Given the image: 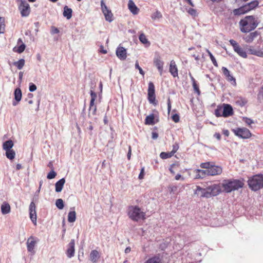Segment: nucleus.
I'll use <instances>...</instances> for the list:
<instances>
[{
	"label": "nucleus",
	"mask_w": 263,
	"mask_h": 263,
	"mask_svg": "<svg viewBox=\"0 0 263 263\" xmlns=\"http://www.w3.org/2000/svg\"><path fill=\"white\" fill-rule=\"evenodd\" d=\"M18 9L22 17L28 16L30 13V6L26 0H21Z\"/></svg>",
	"instance_id": "423d86ee"
},
{
	"label": "nucleus",
	"mask_w": 263,
	"mask_h": 263,
	"mask_svg": "<svg viewBox=\"0 0 263 263\" xmlns=\"http://www.w3.org/2000/svg\"><path fill=\"white\" fill-rule=\"evenodd\" d=\"M177 190V186L175 185H171L169 186V191L170 193H174Z\"/></svg>",
	"instance_id": "4d7b16f0"
},
{
	"label": "nucleus",
	"mask_w": 263,
	"mask_h": 263,
	"mask_svg": "<svg viewBox=\"0 0 263 263\" xmlns=\"http://www.w3.org/2000/svg\"><path fill=\"white\" fill-rule=\"evenodd\" d=\"M29 216L34 224H36V212L35 203L32 201L29 205Z\"/></svg>",
	"instance_id": "f8f14e48"
},
{
	"label": "nucleus",
	"mask_w": 263,
	"mask_h": 263,
	"mask_svg": "<svg viewBox=\"0 0 263 263\" xmlns=\"http://www.w3.org/2000/svg\"><path fill=\"white\" fill-rule=\"evenodd\" d=\"M179 148L178 144L176 143L173 146V149L171 152L174 155V154L177 151Z\"/></svg>",
	"instance_id": "bf43d9fd"
},
{
	"label": "nucleus",
	"mask_w": 263,
	"mask_h": 263,
	"mask_svg": "<svg viewBox=\"0 0 263 263\" xmlns=\"http://www.w3.org/2000/svg\"><path fill=\"white\" fill-rule=\"evenodd\" d=\"M158 134L156 132L152 133V138L154 139H156L158 138Z\"/></svg>",
	"instance_id": "774afa93"
},
{
	"label": "nucleus",
	"mask_w": 263,
	"mask_h": 263,
	"mask_svg": "<svg viewBox=\"0 0 263 263\" xmlns=\"http://www.w3.org/2000/svg\"><path fill=\"white\" fill-rule=\"evenodd\" d=\"M236 103L237 105L242 107L247 104V101L245 98H239L236 100Z\"/></svg>",
	"instance_id": "79ce46f5"
},
{
	"label": "nucleus",
	"mask_w": 263,
	"mask_h": 263,
	"mask_svg": "<svg viewBox=\"0 0 263 263\" xmlns=\"http://www.w3.org/2000/svg\"><path fill=\"white\" fill-rule=\"evenodd\" d=\"M233 131L237 136L242 139H248L251 136L250 131L246 128H237Z\"/></svg>",
	"instance_id": "1a4fd4ad"
},
{
	"label": "nucleus",
	"mask_w": 263,
	"mask_h": 263,
	"mask_svg": "<svg viewBox=\"0 0 263 263\" xmlns=\"http://www.w3.org/2000/svg\"><path fill=\"white\" fill-rule=\"evenodd\" d=\"M258 35V33L255 31L254 32H251L249 34L243 37V39L247 43H251L255 37Z\"/></svg>",
	"instance_id": "4be33fe9"
},
{
	"label": "nucleus",
	"mask_w": 263,
	"mask_h": 263,
	"mask_svg": "<svg viewBox=\"0 0 263 263\" xmlns=\"http://www.w3.org/2000/svg\"><path fill=\"white\" fill-rule=\"evenodd\" d=\"M72 10L71 8H68L67 6H64L63 13L64 17H66L67 20H69L72 16Z\"/></svg>",
	"instance_id": "bb28decb"
},
{
	"label": "nucleus",
	"mask_w": 263,
	"mask_h": 263,
	"mask_svg": "<svg viewBox=\"0 0 263 263\" xmlns=\"http://www.w3.org/2000/svg\"><path fill=\"white\" fill-rule=\"evenodd\" d=\"M128 8L130 11L133 14H137L139 12V9L132 0H129Z\"/></svg>",
	"instance_id": "412c9836"
},
{
	"label": "nucleus",
	"mask_w": 263,
	"mask_h": 263,
	"mask_svg": "<svg viewBox=\"0 0 263 263\" xmlns=\"http://www.w3.org/2000/svg\"><path fill=\"white\" fill-rule=\"evenodd\" d=\"M90 95L91 97L90 102V106H89V114H92V115H95L96 113L97 108L95 104V101L97 98V94L96 93L92 90H90Z\"/></svg>",
	"instance_id": "9b49d317"
},
{
	"label": "nucleus",
	"mask_w": 263,
	"mask_h": 263,
	"mask_svg": "<svg viewBox=\"0 0 263 263\" xmlns=\"http://www.w3.org/2000/svg\"><path fill=\"white\" fill-rule=\"evenodd\" d=\"M74 241L72 239L68 244V248L67 250V256L69 258H71L74 254Z\"/></svg>",
	"instance_id": "6ab92c4d"
},
{
	"label": "nucleus",
	"mask_w": 263,
	"mask_h": 263,
	"mask_svg": "<svg viewBox=\"0 0 263 263\" xmlns=\"http://www.w3.org/2000/svg\"><path fill=\"white\" fill-rule=\"evenodd\" d=\"M258 96L259 98H263V85H262V86L259 92Z\"/></svg>",
	"instance_id": "338daca9"
},
{
	"label": "nucleus",
	"mask_w": 263,
	"mask_h": 263,
	"mask_svg": "<svg viewBox=\"0 0 263 263\" xmlns=\"http://www.w3.org/2000/svg\"><path fill=\"white\" fill-rule=\"evenodd\" d=\"M206 51L208 53L213 65L216 67H218V63H217L215 58H214L213 55L212 54V53L208 49H206Z\"/></svg>",
	"instance_id": "a19ab883"
},
{
	"label": "nucleus",
	"mask_w": 263,
	"mask_h": 263,
	"mask_svg": "<svg viewBox=\"0 0 263 263\" xmlns=\"http://www.w3.org/2000/svg\"><path fill=\"white\" fill-rule=\"evenodd\" d=\"M126 50L123 47H118L116 49V55L121 60H125L126 55Z\"/></svg>",
	"instance_id": "a211bd4d"
},
{
	"label": "nucleus",
	"mask_w": 263,
	"mask_h": 263,
	"mask_svg": "<svg viewBox=\"0 0 263 263\" xmlns=\"http://www.w3.org/2000/svg\"><path fill=\"white\" fill-rule=\"evenodd\" d=\"M249 53L251 54L257 55L260 57H263V51L259 49H256L250 48L249 49Z\"/></svg>",
	"instance_id": "c756f323"
},
{
	"label": "nucleus",
	"mask_w": 263,
	"mask_h": 263,
	"mask_svg": "<svg viewBox=\"0 0 263 263\" xmlns=\"http://www.w3.org/2000/svg\"><path fill=\"white\" fill-rule=\"evenodd\" d=\"M1 212L3 214H7L10 212V206L9 204L6 202H4L1 205Z\"/></svg>",
	"instance_id": "393cba45"
},
{
	"label": "nucleus",
	"mask_w": 263,
	"mask_h": 263,
	"mask_svg": "<svg viewBox=\"0 0 263 263\" xmlns=\"http://www.w3.org/2000/svg\"><path fill=\"white\" fill-rule=\"evenodd\" d=\"M251 10L250 7H249L248 4H247L243 6L240 7L239 8L236 9L235 12L236 14H242L245 13H247L248 11Z\"/></svg>",
	"instance_id": "b1692460"
},
{
	"label": "nucleus",
	"mask_w": 263,
	"mask_h": 263,
	"mask_svg": "<svg viewBox=\"0 0 263 263\" xmlns=\"http://www.w3.org/2000/svg\"><path fill=\"white\" fill-rule=\"evenodd\" d=\"M222 107L220 106H218L217 108L215 110V115L217 117H222Z\"/></svg>",
	"instance_id": "a18cd8bd"
},
{
	"label": "nucleus",
	"mask_w": 263,
	"mask_h": 263,
	"mask_svg": "<svg viewBox=\"0 0 263 263\" xmlns=\"http://www.w3.org/2000/svg\"><path fill=\"white\" fill-rule=\"evenodd\" d=\"M188 12L193 16H196L197 14L196 10L193 8H190L188 10Z\"/></svg>",
	"instance_id": "13d9d810"
},
{
	"label": "nucleus",
	"mask_w": 263,
	"mask_h": 263,
	"mask_svg": "<svg viewBox=\"0 0 263 263\" xmlns=\"http://www.w3.org/2000/svg\"><path fill=\"white\" fill-rule=\"evenodd\" d=\"M212 164H213V163L210 162H203L200 164V166L202 168H205L206 170H209Z\"/></svg>",
	"instance_id": "c03bdc74"
},
{
	"label": "nucleus",
	"mask_w": 263,
	"mask_h": 263,
	"mask_svg": "<svg viewBox=\"0 0 263 263\" xmlns=\"http://www.w3.org/2000/svg\"><path fill=\"white\" fill-rule=\"evenodd\" d=\"M36 242L34 240V238L33 236H30L27 241V248L28 252H31L33 254L35 253L34 248Z\"/></svg>",
	"instance_id": "dca6fc26"
},
{
	"label": "nucleus",
	"mask_w": 263,
	"mask_h": 263,
	"mask_svg": "<svg viewBox=\"0 0 263 263\" xmlns=\"http://www.w3.org/2000/svg\"><path fill=\"white\" fill-rule=\"evenodd\" d=\"M161 260L159 257L155 256L149 258L144 263H160Z\"/></svg>",
	"instance_id": "e433bc0d"
},
{
	"label": "nucleus",
	"mask_w": 263,
	"mask_h": 263,
	"mask_svg": "<svg viewBox=\"0 0 263 263\" xmlns=\"http://www.w3.org/2000/svg\"><path fill=\"white\" fill-rule=\"evenodd\" d=\"M5 18L0 16V34L4 33L5 32Z\"/></svg>",
	"instance_id": "ea45409f"
},
{
	"label": "nucleus",
	"mask_w": 263,
	"mask_h": 263,
	"mask_svg": "<svg viewBox=\"0 0 263 263\" xmlns=\"http://www.w3.org/2000/svg\"><path fill=\"white\" fill-rule=\"evenodd\" d=\"M248 4L249 7H250V9L251 10H253L258 6L259 3L257 1H253L251 2L250 3H248Z\"/></svg>",
	"instance_id": "49530a36"
},
{
	"label": "nucleus",
	"mask_w": 263,
	"mask_h": 263,
	"mask_svg": "<svg viewBox=\"0 0 263 263\" xmlns=\"http://www.w3.org/2000/svg\"><path fill=\"white\" fill-rule=\"evenodd\" d=\"M193 87L194 91L198 94V95H200V91L199 90V87H198L197 84V83L193 84Z\"/></svg>",
	"instance_id": "5fc2aeb1"
},
{
	"label": "nucleus",
	"mask_w": 263,
	"mask_h": 263,
	"mask_svg": "<svg viewBox=\"0 0 263 263\" xmlns=\"http://www.w3.org/2000/svg\"><path fill=\"white\" fill-rule=\"evenodd\" d=\"M128 215L129 217L135 221L145 218V213L142 212L140 208L137 206H130L128 209Z\"/></svg>",
	"instance_id": "20e7f679"
},
{
	"label": "nucleus",
	"mask_w": 263,
	"mask_h": 263,
	"mask_svg": "<svg viewBox=\"0 0 263 263\" xmlns=\"http://www.w3.org/2000/svg\"><path fill=\"white\" fill-rule=\"evenodd\" d=\"M65 183V179L63 178L57 181L55 184V192H61L63 189V186Z\"/></svg>",
	"instance_id": "5701e85b"
},
{
	"label": "nucleus",
	"mask_w": 263,
	"mask_h": 263,
	"mask_svg": "<svg viewBox=\"0 0 263 263\" xmlns=\"http://www.w3.org/2000/svg\"><path fill=\"white\" fill-rule=\"evenodd\" d=\"M194 193L199 195L201 197L209 198L207 187L206 188H202L199 186H197Z\"/></svg>",
	"instance_id": "f3484780"
},
{
	"label": "nucleus",
	"mask_w": 263,
	"mask_h": 263,
	"mask_svg": "<svg viewBox=\"0 0 263 263\" xmlns=\"http://www.w3.org/2000/svg\"><path fill=\"white\" fill-rule=\"evenodd\" d=\"M101 7L102 11L105 16L106 21L111 22L113 21V14L111 10L108 8L103 0L101 1Z\"/></svg>",
	"instance_id": "6e6552de"
},
{
	"label": "nucleus",
	"mask_w": 263,
	"mask_h": 263,
	"mask_svg": "<svg viewBox=\"0 0 263 263\" xmlns=\"http://www.w3.org/2000/svg\"><path fill=\"white\" fill-rule=\"evenodd\" d=\"M14 95L15 101L17 102H20L21 100L22 96L21 89L19 88H16L14 90Z\"/></svg>",
	"instance_id": "473e14b6"
},
{
	"label": "nucleus",
	"mask_w": 263,
	"mask_h": 263,
	"mask_svg": "<svg viewBox=\"0 0 263 263\" xmlns=\"http://www.w3.org/2000/svg\"><path fill=\"white\" fill-rule=\"evenodd\" d=\"M6 156L7 158L10 160H12L15 156V153L13 149L6 151Z\"/></svg>",
	"instance_id": "f704fd0d"
},
{
	"label": "nucleus",
	"mask_w": 263,
	"mask_h": 263,
	"mask_svg": "<svg viewBox=\"0 0 263 263\" xmlns=\"http://www.w3.org/2000/svg\"><path fill=\"white\" fill-rule=\"evenodd\" d=\"M140 41L144 44H147L148 46L150 45V42L148 41L147 39L146 36L144 34L141 33L139 37Z\"/></svg>",
	"instance_id": "4c0bfd02"
},
{
	"label": "nucleus",
	"mask_w": 263,
	"mask_h": 263,
	"mask_svg": "<svg viewBox=\"0 0 263 263\" xmlns=\"http://www.w3.org/2000/svg\"><path fill=\"white\" fill-rule=\"evenodd\" d=\"M34 25L35 26V33L37 34V33L39 31V27H40V23L38 22H35L34 23Z\"/></svg>",
	"instance_id": "052dcab7"
},
{
	"label": "nucleus",
	"mask_w": 263,
	"mask_h": 263,
	"mask_svg": "<svg viewBox=\"0 0 263 263\" xmlns=\"http://www.w3.org/2000/svg\"><path fill=\"white\" fill-rule=\"evenodd\" d=\"M167 110H168V113L169 114L171 109V103L170 98L168 99L167 100Z\"/></svg>",
	"instance_id": "680f3d73"
},
{
	"label": "nucleus",
	"mask_w": 263,
	"mask_h": 263,
	"mask_svg": "<svg viewBox=\"0 0 263 263\" xmlns=\"http://www.w3.org/2000/svg\"><path fill=\"white\" fill-rule=\"evenodd\" d=\"M258 22L252 15L246 16L239 22L241 32L247 33L254 30L258 25Z\"/></svg>",
	"instance_id": "f03ea898"
},
{
	"label": "nucleus",
	"mask_w": 263,
	"mask_h": 263,
	"mask_svg": "<svg viewBox=\"0 0 263 263\" xmlns=\"http://www.w3.org/2000/svg\"><path fill=\"white\" fill-rule=\"evenodd\" d=\"M222 169L220 166L214 165L213 164L208 170V176L218 175L222 173Z\"/></svg>",
	"instance_id": "2eb2a0df"
},
{
	"label": "nucleus",
	"mask_w": 263,
	"mask_h": 263,
	"mask_svg": "<svg viewBox=\"0 0 263 263\" xmlns=\"http://www.w3.org/2000/svg\"><path fill=\"white\" fill-rule=\"evenodd\" d=\"M55 205L59 209H63L64 206L63 200L62 199H57L55 201Z\"/></svg>",
	"instance_id": "37998d69"
},
{
	"label": "nucleus",
	"mask_w": 263,
	"mask_h": 263,
	"mask_svg": "<svg viewBox=\"0 0 263 263\" xmlns=\"http://www.w3.org/2000/svg\"><path fill=\"white\" fill-rule=\"evenodd\" d=\"M222 70L223 74L227 78L228 81H234L235 82V79L230 74L229 70L226 67H223Z\"/></svg>",
	"instance_id": "c85d7f7f"
},
{
	"label": "nucleus",
	"mask_w": 263,
	"mask_h": 263,
	"mask_svg": "<svg viewBox=\"0 0 263 263\" xmlns=\"http://www.w3.org/2000/svg\"><path fill=\"white\" fill-rule=\"evenodd\" d=\"M233 115V109L232 106L228 104H223L222 107V117L227 118Z\"/></svg>",
	"instance_id": "4468645a"
},
{
	"label": "nucleus",
	"mask_w": 263,
	"mask_h": 263,
	"mask_svg": "<svg viewBox=\"0 0 263 263\" xmlns=\"http://www.w3.org/2000/svg\"><path fill=\"white\" fill-rule=\"evenodd\" d=\"M13 142L11 140H9L5 141L3 143V149L5 151L11 149L12 147L13 146Z\"/></svg>",
	"instance_id": "2f4dec72"
},
{
	"label": "nucleus",
	"mask_w": 263,
	"mask_h": 263,
	"mask_svg": "<svg viewBox=\"0 0 263 263\" xmlns=\"http://www.w3.org/2000/svg\"><path fill=\"white\" fill-rule=\"evenodd\" d=\"M174 155V154L171 152H162L160 155V157L162 159H165L171 158Z\"/></svg>",
	"instance_id": "58836bf2"
},
{
	"label": "nucleus",
	"mask_w": 263,
	"mask_h": 263,
	"mask_svg": "<svg viewBox=\"0 0 263 263\" xmlns=\"http://www.w3.org/2000/svg\"><path fill=\"white\" fill-rule=\"evenodd\" d=\"M169 71L173 77L178 76V69L174 60H172L170 62Z\"/></svg>",
	"instance_id": "aec40b11"
},
{
	"label": "nucleus",
	"mask_w": 263,
	"mask_h": 263,
	"mask_svg": "<svg viewBox=\"0 0 263 263\" xmlns=\"http://www.w3.org/2000/svg\"><path fill=\"white\" fill-rule=\"evenodd\" d=\"M230 44L233 46L234 50L240 57L246 58L247 57V54L246 51L241 48L238 44L234 40H230Z\"/></svg>",
	"instance_id": "9d476101"
},
{
	"label": "nucleus",
	"mask_w": 263,
	"mask_h": 263,
	"mask_svg": "<svg viewBox=\"0 0 263 263\" xmlns=\"http://www.w3.org/2000/svg\"><path fill=\"white\" fill-rule=\"evenodd\" d=\"M242 120L247 124L249 125L254 123V121L252 119L247 117H243Z\"/></svg>",
	"instance_id": "603ef678"
},
{
	"label": "nucleus",
	"mask_w": 263,
	"mask_h": 263,
	"mask_svg": "<svg viewBox=\"0 0 263 263\" xmlns=\"http://www.w3.org/2000/svg\"><path fill=\"white\" fill-rule=\"evenodd\" d=\"M25 47L26 45L23 43H22V44L20 46H18L16 51L18 53H21L25 50Z\"/></svg>",
	"instance_id": "8fccbe9b"
},
{
	"label": "nucleus",
	"mask_w": 263,
	"mask_h": 263,
	"mask_svg": "<svg viewBox=\"0 0 263 263\" xmlns=\"http://www.w3.org/2000/svg\"><path fill=\"white\" fill-rule=\"evenodd\" d=\"M36 89V85L32 83H30L29 84V91L30 92H33V91H34Z\"/></svg>",
	"instance_id": "864d4df0"
},
{
	"label": "nucleus",
	"mask_w": 263,
	"mask_h": 263,
	"mask_svg": "<svg viewBox=\"0 0 263 263\" xmlns=\"http://www.w3.org/2000/svg\"><path fill=\"white\" fill-rule=\"evenodd\" d=\"M220 185L221 188H222V192L229 193L242 188L244 185V183L243 180L230 179L223 180Z\"/></svg>",
	"instance_id": "f257e3e1"
},
{
	"label": "nucleus",
	"mask_w": 263,
	"mask_h": 263,
	"mask_svg": "<svg viewBox=\"0 0 263 263\" xmlns=\"http://www.w3.org/2000/svg\"><path fill=\"white\" fill-rule=\"evenodd\" d=\"M209 198L216 196L222 192L220 184H213L207 187Z\"/></svg>",
	"instance_id": "0eeeda50"
},
{
	"label": "nucleus",
	"mask_w": 263,
	"mask_h": 263,
	"mask_svg": "<svg viewBox=\"0 0 263 263\" xmlns=\"http://www.w3.org/2000/svg\"><path fill=\"white\" fill-rule=\"evenodd\" d=\"M175 165V164H172V165H171L170 166V167L169 168V171L170 172H171V174H175V172L173 170V167Z\"/></svg>",
	"instance_id": "69168bd1"
},
{
	"label": "nucleus",
	"mask_w": 263,
	"mask_h": 263,
	"mask_svg": "<svg viewBox=\"0 0 263 263\" xmlns=\"http://www.w3.org/2000/svg\"><path fill=\"white\" fill-rule=\"evenodd\" d=\"M175 178L176 180H178L179 179H181L183 181L184 180V178L182 177L180 174L176 175Z\"/></svg>",
	"instance_id": "e2e57ef3"
},
{
	"label": "nucleus",
	"mask_w": 263,
	"mask_h": 263,
	"mask_svg": "<svg viewBox=\"0 0 263 263\" xmlns=\"http://www.w3.org/2000/svg\"><path fill=\"white\" fill-rule=\"evenodd\" d=\"M196 171L198 173L196 175V179L203 178L206 176V175H208V170H203L197 169Z\"/></svg>",
	"instance_id": "cd10ccee"
},
{
	"label": "nucleus",
	"mask_w": 263,
	"mask_h": 263,
	"mask_svg": "<svg viewBox=\"0 0 263 263\" xmlns=\"http://www.w3.org/2000/svg\"><path fill=\"white\" fill-rule=\"evenodd\" d=\"M248 184L250 189L257 191L263 187V175H255L249 178Z\"/></svg>",
	"instance_id": "7ed1b4c3"
},
{
	"label": "nucleus",
	"mask_w": 263,
	"mask_h": 263,
	"mask_svg": "<svg viewBox=\"0 0 263 263\" xmlns=\"http://www.w3.org/2000/svg\"><path fill=\"white\" fill-rule=\"evenodd\" d=\"M57 175V173L52 170L48 174L47 176V178L48 179H52L55 177Z\"/></svg>",
	"instance_id": "09e8293b"
},
{
	"label": "nucleus",
	"mask_w": 263,
	"mask_h": 263,
	"mask_svg": "<svg viewBox=\"0 0 263 263\" xmlns=\"http://www.w3.org/2000/svg\"><path fill=\"white\" fill-rule=\"evenodd\" d=\"M147 96L149 102L154 105H156L157 102L156 100L155 88L154 84L152 82L148 83Z\"/></svg>",
	"instance_id": "39448f33"
},
{
	"label": "nucleus",
	"mask_w": 263,
	"mask_h": 263,
	"mask_svg": "<svg viewBox=\"0 0 263 263\" xmlns=\"http://www.w3.org/2000/svg\"><path fill=\"white\" fill-rule=\"evenodd\" d=\"M99 257L100 255L98 251L95 250L91 251L90 254V259L91 261L93 262H96Z\"/></svg>",
	"instance_id": "a878e982"
},
{
	"label": "nucleus",
	"mask_w": 263,
	"mask_h": 263,
	"mask_svg": "<svg viewBox=\"0 0 263 263\" xmlns=\"http://www.w3.org/2000/svg\"><path fill=\"white\" fill-rule=\"evenodd\" d=\"M25 65V60L23 59L19 60L18 61L14 62L13 65L16 66L18 69H22Z\"/></svg>",
	"instance_id": "c9c22d12"
},
{
	"label": "nucleus",
	"mask_w": 263,
	"mask_h": 263,
	"mask_svg": "<svg viewBox=\"0 0 263 263\" xmlns=\"http://www.w3.org/2000/svg\"><path fill=\"white\" fill-rule=\"evenodd\" d=\"M144 176V168H142L141 170L140 173L139 175V178L140 179H143Z\"/></svg>",
	"instance_id": "0e129e2a"
},
{
	"label": "nucleus",
	"mask_w": 263,
	"mask_h": 263,
	"mask_svg": "<svg viewBox=\"0 0 263 263\" xmlns=\"http://www.w3.org/2000/svg\"><path fill=\"white\" fill-rule=\"evenodd\" d=\"M76 219V213L73 210L70 211L68 214V221L69 222H73Z\"/></svg>",
	"instance_id": "72a5a7b5"
},
{
	"label": "nucleus",
	"mask_w": 263,
	"mask_h": 263,
	"mask_svg": "<svg viewBox=\"0 0 263 263\" xmlns=\"http://www.w3.org/2000/svg\"><path fill=\"white\" fill-rule=\"evenodd\" d=\"M135 68L136 69H138L139 71V73L142 75L143 76H144L145 73L144 72V71L142 70V69L140 67L139 65V63L137 61L136 62V63H135Z\"/></svg>",
	"instance_id": "3c124183"
},
{
	"label": "nucleus",
	"mask_w": 263,
	"mask_h": 263,
	"mask_svg": "<svg viewBox=\"0 0 263 263\" xmlns=\"http://www.w3.org/2000/svg\"><path fill=\"white\" fill-rule=\"evenodd\" d=\"M172 119L175 123H177L179 121V116L177 114H174L172 116Z\"/></svg>",
	"instance_id": "6e6d98bb"
},
{
	"label": "nucleus",
	"mask_w": 263,
	"mask_h": 263,
	"mask_svg": "<svg viewBox=\"0 0 263 263\" xmlns=\"http://www.w3.org/2000/svg\"><path fill=\"white\" fill-rule=\"evenodd\" d=\"M154 64L157 68L160 76H162L163 71L164 62L161 60L160 56L157 55L155 57L154 59Z\"/></svg>",
	"instance_id": "ddd939ff"
},
{
	"label": "nucleus",
	"mask_w": 263,
	"mask_h": 263,
	"mask_svg": "<svg viewBox=\"0 0 263 263\" xmlns=\"http://www.w3.org/2000/svg\"><path fill=\"white\" fill-rule=\"evenodd\" d=\"M161 17H162V14H161V12H159V11H156L152 15V19H154V20L159 19Z\"/></svg>",
	"instance_id": "de8ad7c7"
},
{
	"label": "nucleus",
	"mask_w": 263,
	"mask_h": 263,
	"mask_svg": "<svg viewBox=\"0 0 263 263\" xmlns=\"http://www.w3.org/2000/svg\"><path fill=\"white\" fill-rule=\"evenodd\" d=\"M154 119V115L153 114H151L146 117L145 120V123L147 125H154L155 124Z\"/></svg>",
	"instance_id": "7c9ffc66"
}]
</instances>
